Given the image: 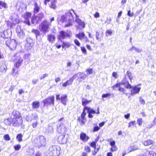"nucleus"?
<instances>
[{
  "instance_id": "nucleus-1",
  "label": "nucleus",
  "mask_w": 156,
  "mask_h": 156,
  "mask_svg": "<svg viewBox=\"0 0 156 156\" xmlns=\"http://www.w3.org/2000/svg\"><path fill=\"white\" fill-rule=\"evenodd\" d=\"M4 122L7 125L12 124L14 127L20 126L23 122V117L21 113L16 110L13 111L12 113L11 116L5 119Z\"/></svg>"
},
{
  "instance_id": "nucleus-2",
  "label": "nucleus",
  "mask_w": 156,
  "mask_h": 156,
  "mask_svg": "<svg viewBox=\"0 0 156 156\" xmlns=\"http://www.w3.org/2000/svg\"><path fill=\"white\" fill-rule=\"evenodd\" d=\"M91 102V100H88L87 99L84 98H82V104L84 107L83 108V112L81 114L80 117L81 118L83 119H85V117L86 115V110H87V111L88 114V116L89 118H92L93 117V116L92 115V114H100L99 108V107L98 108L97 111L96 112L93 109L86 106L87 105L89 104Z\"/></svg>"
},
{
  "instance_id": "nucleus-3",
  "label": "nucleus",
  "mask_w": 156,
  "mask_h": 156,
  "mask_svg": "<svg viewBox=\"0 0 156 156\" xmlns=\"http://www.w3.org/2000/svg\"><path fill=\"white\" fill-rule=\"evenodd\" d=\"M73 14H76L74 10L71 9L66 12L64 15L61 17V21L62 23L67 22L64 25V27H68L72 25L73 22V21L74 18Z\"/></svg>"
},
{
  "instance_id": "nucleus-4",
  "label": "nucleus",
  "mask_w": 156,
  "mask_h": 156,
  "mask_svg": "<svg viewBox=\"0 0 156 156\" xmlns=\"http://www.w3.org/2000/svg\"><path fill=\"white\" fill-rule=\"evenodd\" d=\"M46 141V139L45 137H36L34 139L33 142L35 147L40 148L45 146Z\"/></svg>"
},
{
  "instance_id": "nucleus-5",
  "label": "nucleus",
  "mask_w": 156,
  "mask_h": 156,
  "mask_svg": "<svg viewBox=\"0 0 156 156\" xmlns=\"http://www.w3.org/2000/svg\"><path fill=\"white\" fill-rule=\"evenodd\" d=\"M55 97L52 95L47 97L44 99L42 102L44 104V106L46 107L47 108H49L55 105Z\"/></svg>"
},
{
  "instance_id": "nucleus-6",
  "label": "nucleus",
  "mask_w": 156,
  "mask_h": 156,
  "mask_svg": "<svg viewBox=\"0 0 156 156\" xmlns=\"http://www.w3.org/2000/svg\"><path fill=\"white\" fill-rule=\"evenodd\" d=\"M60 147L57 145H52L49 147V154L51 156H58L60 154Z\"/></svg>"
},
{
  "instance_id": "nucleus-7",
  "label": "nucleus",
  "mask_w": 156,
  "mask_h": 156,
  "mask_svg": "<svg viewBox=\"0 0 156 156\" xmlns=\"http://www.w3.org/2000/svg\"><path fill=\"white\" fill-rule=\"evenodd\" d=\"M71 31L66 32L62 30L59 32V34L57 35V38L58 41H62V40L66 39L71 37Z\"/></svg>"
},
{
  "instance_id": "nucleus-8",
  "label": "nucleus",
  "mask_w": 156,
  "mask_h": 156,
  "mask_svg": "<svg viewBox=\"0 0 156 156\" xmlns=\"http://www.w3.org/2000/svg\"><path fill=\"white\" fill-rule=\"evenodd\" d=\"M76 19L75 21L77 24L76 26V28L77 30H81L83 29L85 27L86 23L84 21L79 18L78 16L75 14Z\"/></svg>"
},
{
  "instance_id": "nucleus-9",
  "label": "nucleus",
  "mask_w": 156,
  "mask_h": 156,
  "mask_svg": "<svg viewBox=\"0 0 156 156\" xmlns=\"http://www.w3.org/2000/svg\"><path fill=\"white\" fill-rule=\"evenodd\" d=\"M13 61L14 62V66L16 68H18L22 65L23 60L20 56L14 55L13 58Z\"/></svg>"
},
{
  "instance_id": "nucleus-10",
  "label": "nucleus",
  "mask_w": 156,
  "mask_h": 156,
  "mask_svg": "<svg viewBox=\"0 0 156 156\" xmlns=\"http://www.w3.org/2000/svg\"><path fill=\"white\" fill-rule=\"evenodd\" d=\"M50 25V24L48 23L47 20H44L39 25V26L41 27L42 32L46 33L48 32Z\"/></svg>"
},
{
  "instance_id": "nucleus-11",
  "label": "nucleus",
  "mask_w": 156,
  "mask_h": 156,
  "mask_svg": "<svg viewBox=\"0 0 156 156\" xmlns=\"http://www.w3.org/2000/svg\"><path fill=\"white\" fill-rule=\"evenodd\" d=\"M32 16V13L31 12H26L24 14L22 15V16L25 20L23 22V23H26L29 26L30 25V19L31 17Z\"/></svg>"
},
{
  "instance_id": "nucleus-12",
  "label": "nucleus",
  "mask_w": 156,
  "mask_h": 156,
  "mask_svg": "<svg viewBox=\"0 0 156 156\" xmlns=\"http://www.w3.org/2000/svg\"><path fill=\"white\" fill-rule=\"evenodd\" d=\"M56 97L57 100H60L61 102L65 106L67 105V102L68 100V96L66 94L63 95L60 97V94H56Z\"/></svg>"
},
{
  "instance_id": "nucleus-13",
  "label": "nucleus",
  "mask_w": 156,
  "mask_h": 156,
  "mask_svg": "<svg viewBox=\"0 0 156 156\" xmlns=\"http://www.w3.org/2000/svg\"><path fill=\"white\" fill-rule=\"evenodd\" d=\"M61 42H62V45L58 44L57 43L55 44V45L56 48L58 49H60L62 47V48L64 49L65 50L66 48H69L71 46V44L69 42H65L62 41H61Z\"/></svg>"
},
{
  "instance_id": "nucleus-14",
  "label": "nucleus",
  "mask_w": 156,
  "mask_h": 156,
  "mask_svg": "<svg viewBox=\"0 0 156 156\" xmlns=\"http://www.w3.org/2000/svg\"><path fill=\"white\" fill-rule=\"evenodd\" d=\"M77 76V74H74L72 77L70 78L66 82L62 84V86L63 87H66L67 86L71 85L73 83L74 80L76 79Z\"/></svg>"
},
{
  "instance_id": "nucleus-15",
  "label": "nucleus",
  "mask_w": 156,
  "mask_h": 156,
  "mask_svg": "<svg viewBox=\"0 0 156 156\" xmlns=\"http://www.w3.org/2000/svg\"><path fill=\"white\" fill-rule=\"evenodd\" d=\"M122 85L120 82L117 83L115 85H113L112 87L113 89H115L116 88H119L118 90L120 92L123 94H126V90L125 89L121 87V85Z\"/></svg>"
},
{
  "instance_id": "nucleus-16",
  "label": "nucleus",
  "mask_w": 156,
  "mask_h": 156,
  "mask_svg": "<svg viewBox=\"0 0 156 156\" xmlns=\"http://www.w3.org/2000/svg\"><path fill=\"white\" fill-rule=\"evenodd\" d=\"M6 44L10 49L12 50H15L16 47V43L14 41L10 40H8L6 41Z\"/></svg>"
},
{
  "instance_id": "nucleus-17",
  "label": "nucleus",
  "mask_w": 156,
  "mask_h": 156,
  "mask_svg": "<svg viewBox=\"0 0 156 156\" xmlns=\"http://www.w3.org/2000/svg\"><path fill=\"white\" fill-rule=\"evenodd\" d=\"M121 83L123 85L127 84V85L125 87L127 89H131V88L132 87V85L129 83L126 76H125L123 77Z\"/></svg>"
},
{
  "instance_id": "nucleus-18",
  "label": "nucleus",
  "mask_w": 156,
  "mask_h": 156,
  "mask_svg": "<svg viewBox=\"0 0 156 156\" xmlns=\"http://www.w3.org/2000/svg\"><path fill=\"white\" fill-rule=\"evenodd\" d=\"M131 90H130L131 95H133L138 93L140 91V87H138L136 86L132 87L131 88Z\"/></svg>"
},
{
  "instance_id": "nucleus-19",
  "label": "nucleus",
  "mask_w": 156,
  "mask_h": 156,
  "mask_svg": "<svg viewBox=\"0 0 156 156\" xmlns=\"http://www.w3.org/2000/svg\"><path fill=\"white\" fill-rule=\"evenodd\" d=\"M67 139V137H58V141L59 144H65L66 143Z\"/></svg>"
},
{
  "instance_id": "nucleus-20",
  "label": "nucleus",
  "mask_w": 156,
  "mask_h": 156,
  "mask_svg": "<svg viewBox=\"0 0 156 156\" xmlns=\"http://www.w3.org/2000/svg\"><path fill=\"white\" fill-rule=\"evenodd\" d=\"M56 37L55 36L52 34H49L47 35L48 40L51 43H53L55 41Z\"/></svg>"
},
{
  "instance_id": "nucleus-21",
  "label": "nucleus",
  "mask_w": 156,
  "mask_h": 156,
  "mask_svg": "<svg viewBox=\"0 0 156 156\" xmlns=\"http://www.w3.org/2000/svg\"><path fill=\"white\" fill-rule=\"evenodd\" d=\"M34 8L33 9V12L34 14H37L38 13L40 9V8L37 3L36 2L34 3Z\"/></svg>"
},
{
  "instance_id": "nucleus-22",
  "label": "nucleus",
  "mask_w": 156,
  "mask_h": 156,
  "mask_svg": "<svg viewBox=\"0 0 156 156\" xmlns=\"http://www.w3.org/2000/svg\"><path fill=\"white\" fill-rule=\"evenodd\" d=\"M56 2V0H54L52 1L49 5V7L51 9H55L57 8Z\"/></svg>"
},
{
  "instance_id": "nucleus-23",
  "label": "nucleus",
  "mask_w": 156,
  "mask_h": 156,
  "mask_svg": "<svg viewBox=\"0 0 156 156\" xmlns=\"http://www.w3.org/2000/svg\"><path fill=\"white\" fill-rule=\"evenodd\" d=\"M40 106V102L38 101H34L32 103V108L33 109H37Z\"/></svg>"
},
{
  "instance_id": "nucleus-24",
  "label": "nucleus",
  "mask_w": 156,
  "mask_h": 156,
  "mask_svg": "<svg viewBox=\"0 0 156 156\" xmlns=\"http://www.w3.org/2000/svg\"><path fill=\"white\" fill-rule=\"evenodd\" d=\"M76 36L80 40H82L85 38V35L83 32H80L78 34H76Z\"/></svg>"
},
{
  "instance_id": "nucleus-25",
  "label": "nucleus",
  "mask_w": 156,
  "mask_h": 156,
  "mask_svg": "<svg viewBox=\"0 0 156 156\" xmlns=\"http://www.w3.org/2000/svg\"><path fill=\"white\" fill-rule=\"evenodd\" d=\"M37 16L38 19V20L39 21H41V20L44 17V13L43 12H40L38 14Z\"/></svg>"
},
{
  "instance_id": "nucleus-26",
  "label": "nucleus",
  "mask_w": 156,
  "mask_h": 156,
  "mask_svg": "<svg viewBox=\"0 0 156 156\" xmlns=\"http://www.w3.org/2000/svg\"><path fill=\"white\" fill-rule=\"evenodd\" d=\"M138 149V147L136 145H134L129 147L128 149V150L129 152H130L134 150H136Z\"/></svg>"
},
{
  "instance_id": "nucleus-27",
  "label": "nucleus",
  "mask_w": 156,
  "mask_h": 156,
  "mask_svg": "<svg viewBox=\"0 0 156 156\" xmlns=\"http://www.w3.org/2000/svg\"><path fill=\"white\" fill-rule=\"evenodd\" d=\"M154 143V141L151 140H147L145 141L144 142V145L145 146H147L152 144Z\"/></svg>"
},
{
  "instance_id": "nucleus-28",
  "label": "nucleus",
  "mask_w": 156,
  "mask_h": 156,
  "mask_svg": "<svg viewBox=\"0 0 156 156\" xmlns=\"http://www.w3.org/2000/svg\"><path fill=\"white\" fill-rule=\"evenodd\" d=\"M31 32L35 34L36 38L40 35V32L37 29H33L32 30Z\"/></svg>"
},
{
  "instance_id": "nucleus-29",
  "label": "nucleus",
  "mask_w": 156,
  "mask_h": 156,
  "mask_svg": "<svg viewBox=\"0 0 156 156\" xmlns=\"http://www.w3.org/2000/svg\"><path fill=\"white\" fill-rule=\"evenodd\" d=\"M6 4L2 1H0V9H1L2 8H7Z\"/></svg>"
},
{
  "instance_id": "nucleus-30",
  "label": "nucleus",
  "mask_w": 156,
  "mask_h": 156,
  "mask_svg": "<svg viewBox=\"0 0 156 156\" xmlns=\"http://www.w3.org/2000/svg\"><path fill=\"white\" fill-rule=\"evenodd\" d=\"M37 16H33L31 19V22L32 23L34 24L35 23H37L39 21L38 20V19L37 20Z\"/></svg>"
},
{
  "instance_id": "nucleus-31",
  "label": "nucleus",
  "mask_w": 156,
  "mask_h": 156,
  "mask_svg": "<svg viewBox=\"0 0 156 156\" xmlns=\"http://www.w3.org/2000/svg\"><path fill=\"white\" fill-rule=\"evenodd\" d=\"M126 74L131 82L133 78L131 73L129 71H127Z\"/></svg>"
},
{
  "instance_id": "nucleus-32",
  "label": "nucleus",
  "mask_w": 156,
  "mask_h": 156,
  "mask_svg": "<svg viewBox=\"0 0 156 156\" xmlns=\"http://www.w3.org/2000/svg\"><path fill=\"white\" fill-rule=\"evenodd\" d=\"M105 34L106 36L107 37L111 35L112 34V31L111 30H107L105 33Z\"/></svg>"
},
{
  "instance_id": "nucleus-33",
  "label": "nucleus",
  "mask_w": 156,
  "mask_h": 156,
  "mask_svg": "<svg viewBox=\"0 0 156 156\" xmlns=\"http://www.w3.org/2000/svg\"><path fill=\"white\" fill-rule=\"evenodd\" d=\"M86 78V75H83L82 76H81L80 77L78 78L77 80L80 83L82 81V80H84Z\"/></svg>"
},
{
  "instance_id": "nucleus-34",
  "label": "nucleus",
  "mask_w": 156,
  "mask_h": 156,
  "mask_svg": "<svg viewBox=\"0 0 156 156\" xmlns=\"http://www.w3.org/2000/svg\"><path fill=\"white\" fill-rule=\"evenodd\" d=\"M108 141L110 142V145L111 146H115V142L114 140H112V139L108 140Z\"/></svg>"
},
{
  "instance_id": "nucleus-35",
  "label": "nucleus",
  "mask_w": 156,
  "mask_h": 156,
  "mask_svg": "<svg viewBox=\"0 0 156 156\" xmlns=\"http://www.w3.org/2000/svg\"><path fill=\"white\" fill-rule=\"evenodd\" d=\"M136 125V121L134 120L129 122L128 124V127H130L132 126H135Z\"/></svg>"
},
{
  "instance_id": "nucleus-36",
  "label": "nucleus",
  "mask_w": 156,
  "mask_h": 156,
  "mask_svg": "<svg viewBox=\"0 0 156 156\" xmlns=\"http://www.w3.org/2000/svg\"><path fill=\"white\" fill-rule=\"evenodd\" d=\"M143 122V119L141 118L137 119V122L139 126H141L142 125Z\"/></svg>"
},
{
  "instance_id": "nucleus-37",
  "label": "nucleus",
  "mask_w": 156,
  "mask_h": 156,
  "mask_svg": "<svg viewBox=\"0 0 156 156\" xmlns=\"http://www.w3.org/2000/svg\"><path fill=\"white\" fill-rule=\"evenodd\" d=\"M139 102L142 105H144L145 104V100L142 97H140L139 98Z\"/></svg>"
},
{
  "instance_id": "nucleus-38",
  "label": "nucleus",
  "mask_w": 156,
  "mask_h": 156,
  "mask_svg": "<svg viewBox=\"0 0 156 156\" xmlns=\"http://www.w3.org/2000/svg\"><path fill=\"white\" fill-rule=\"evenodd\" d=\"M96 37L97 39L98 40H99V41H100L101 40V38L102 37V36H99V33L98 32H96Z\"/></svg>"
},
{
  "instance_id": "nucleus-39",
  "label": "nucleus",
  "mask_w": 156,
  "mask_h": 156,
  "mask_svg": "<svg viewBox=\"0 0 156 156\" xmlns=\"http://www.w3.org/2000/svg\"><path fill=\"white\" fill-rule=\"evenodd\" d=\"M93 69L92 68H89L86 70V72L87 74H91L93 73Z\"/></svg>"
},
{
  "instance_id": "nucleus-40",
  "label": "nucleus",
  "mask_w": 156,
  "mask_h": 156,
  "mask_svg": "<svg viewBox=\"0 0 156 156\" xmlns=\"http://www.w3.org/2000/svg\"><path fill=\"white\" fill-rule=\"evenodd\" d=\"M110 148V151L112 152H114L118 150L117 147L116 146H111Z\"/></svg>"
},
{
  "instance_id": "nucleus-41",
  "label": "nucleus",
  "mask_w": 156,
  "mask_h": 156,
  "mask_svg": "<svg viewBox=\"0 0 156 156\" xmlns=\"http://www.w3.org/2000/svg\"><path fill=\"white\" fill-rule=\"evenodd\" d=\"M6 32H4L1 33V36L4 39L8 38V37L7 36L5 35L6 34H7Z\"/></svg>"
},
{
  "instance_id": "nucleus-42",
  "label": "nucleus",
  "mask_w": 156,
  "mask_h": 156,
  "mask_svg": "<svg viewBox=\"0 0 156 156\" xmlns=\"http://www.w3.org/2000/svg\"><path fill=\"white\" fill-rule=\"evenodd\" d=\"M111 96V94L109 93H107L103 94L102 95V98H107V97H110Z\"/></svg>"
},
{
  "instance_id": "nucleus-43",
  "label": "nucleus",
  "mask_w": 156,
  "mask_h": 156,
  "mask_svg": "<svg viewBox=\"0 0 156 156\" xmlns=\"http://www.w3.org/2000/svg\"><path fill=\"white\" fill-rule=\"evenodd\" d=\"M148 152L150 156H156V153L152 151H149Z\"/></svg>"
},
{
  "instance_id": "nucleus-44",
  "label": "nucleus",
  "mask_w": 156,
  "mask_h": 156,
  "mask_svg": "<svg viewBox=\"0 0 156 156\" xmlns=\"http://www.w3.org/2000/svg\"><path fill=\"white\" fill-rule=\"evenodd\" d=\"M80 48L82 53L85 54H86L87 51L85 48L84 47H81Z\"/></svg>"
},
{
  "instance_id": "nucleus-45",
  "label": "nucleus",
  "mask_w": 156,
  "mask_h": 156,
  "mask_svg": "<svg viewBox=\"0 0 156 156\" xmlns=\"http://www.w3.org/2000/svg\"><path fill=\"white\" fill-rule=\"evenodd\" d=\"M84 149L85 151L87 152H90L91 151L90 147L88 146H86L84 147Z\"/></svg>"
},
{
  "instance_id": "nucleus-46",
  "label": "nucleus",
  "mask_w": 156,
  "mask_h": 156,
  "mask_svg": "<svg viewBox=\"0 0 156 156\" xmlns=\"http://www.w3.org/2000/svg\"><path fill=\"white\" fill-rule=\"evenodd\" d=\"M74 42L76 45L78 47L80 46V44L78 40H77V39L74 40Z\"/></svg>"
},
{
  "instance_id": "nucleus-47",
  "label": "nucleus",
  "mask_w": 156,
  "mask_h": 156,
  "mask_svg": "<svg viewBox=\"0 0 156 156\" xmlns=\"http://www.w3.org/2000/svg\"><path fill=\"white\" fill-rule=\"evenodd\" d=\"M96 142L95 141H93L90 144V146L93 148L96 147Z\"/></svg>"
},
{
  "instance_id": "nucleus-48",
  "label": "nucleus",
  "mask_w": 156,
  "mask_h": 156,
  "mask_svg": "<svg viewBox=\"0 0 156 156\" xmlns=\"http://www.w3.org/2000/svg\"><path fill=\"white\" fill-rule=\"evenodd\" d=\"M14 148L16 151H18L21 148V146L20 145L18 144L14 146Z\"/></svg>"
},
{
  "instance_id": "nucleus-49",
  "label": "nucleus",
  "mask_w": 156,
  "mask_h": 156,
  "mask_svg": "<svg viewBox=\"0 0 156 156\" xmlns=\"http://www.w3.org/2000/svg\"><path fill=\"white\" fill-rule=\"evenodd\" d=\"M80 139L84 142L87 141L89 138V137H80Z\"/></svg>"
},
{
  "instance_id": "nucleus-50",
  "label": "nucleus",
  "mask_w": 156,
  "mask_h": 156,
  "mask_svg": "<svg viewBox=\"0 0 156 156\" xmlns=\"http://www.w3.org/2000/svg\"><path fill=\"white\" fill-rule=\"evenodd\" d=\"M82 120H81V119H80V117H79L78 118V119L77 120L79 121V122H81V125H84L85 124V122L84 121H83V120L85 119H85H82Z\"/></svg>"
},
{
  "instance_id": "nucleus-51",
  "label": "nucleus",
  "mask_w": 156,
  "mask_h": 156,
  "mask_svg": "<svg viewBox=\"0 0 156 156\" xmlns=\"http://www.w3.org/2000/svg\"><path fill=\"white\" fill-rule=\"evenodd\" d=\"M30 56V54H27L24 55V58L25 59H29Z\"/></svg>"
},
{
  "instance_id": "nucleus-52",
  "label": "nucleus",
  "mask_w": 156,
  "mask_h": 156,
  "mask_svg": "<svg viewBox=\"0 0 156 156\" xmlns=\"http://www.w3.org/2000/svg\"><path fill=\"white\" fill-rule=\"evenodd\" d=\"M127 15L129 16L132 17L133 16L134 13L133 12H132V13H131V11L130 10H129L128 11Z\"/></svg>"
},
{
  "instance_id": "nucleus-53",
  "label": "nucleus",
  "mask_w": 156,
  "mask_h": 156,
  "mask_svg": "<svg viewBox=\"0 0 156 156\" xmlns=\"http://www.w3.org/2000/svg\"><path fill=\"white\" fill-rule=\"evenodd\" d=\"M112 76L115 79L118 77V74L116 72H113L112 73Z\"/></svg>"
},
{
  "instance_id": "nucleus-54",
  "label": "nucleus",
  "mask_w": 156,
  "mask_h": 156,
  "mask_svg": "<svg viewBox=\"0 0 156 156\" xmlns=\"http://www.w3.org/2000/svg\"><path fill=\"white\" fill-rule=\"evenodd\" d=\"M94 16L95 18L99 17L100 16L98 12H96L94 14Z\"/></svg>"
},
{
  "instance_id": "nucleus-55",
  "label": "nucleus",
  "mask_w": 156,
  "mask_h": 156,
  "mask_svg": "<svg viewBox=\"0 0 156 156\" xmlns=\"http://www.w3.org/2000/svg\"><path fill=\"white\" fill-rule=\"evenodd\" d=\"M100 129V128L98 126H96L94 127L93 131L94 132L98 131Z\"/></svg>"
},
{
  "instance_id": "nucleus-56",
  "label": "nucleus",
  "mask_w": 156,
  "mask_h": 156,
  "mask_svg": "<svg viewBox=\"0 0 156 156\" xmlns=\"http://www.w3.org/2000/svg\"><path fill=\"white\" fill-rule=\"evenodd\" d=\"M48 74H44L43 75V76L40 78V80H42V79H43L45 77L47 76H48Z\"/></svg>"
},
{
  "instance_id": "nucleus-57",
  "label": "nucleus",
  "mask_w": 156,
  "mask_h": 156,
  "mask_svg": "<svg viewBox=\"0 0 156 156\" xmlns=\"http://www.w3.org/2000/svg\"><path fill=\"white\" fill-rule=\"evenodd\" d=\"M38 124L37 122H35L33 123L32 124V126L33 128H36L37 126V124Z\"/></svg>"
},
{
  "instance_id": "nucleus-58",
  "label": "nucleus",
  "mask_w": 156,
  "mask_h": 156,
  "mask_svg": "<svg viewBox=\"0 0 156 156\" xmlns=\"http://www.w3.org/2000/svg\"><path fill=\"white\" fill-rule=\"evenodd\" d=\"M60 80L61 79L60 77H56L55 79V81L56 83L60 81Z\"/></svg>"
},
{
  "instance_id": "nucleus-59",
  "label": "nucleus",
  "mask_w": 156,
  "mask_h": 156,
  "mask_svg": "<svg viewBox=\"0 0 156 156\" xmlns=\"http://www.w3.org/2000/svg\"><path fill=\"white\" fill-rule=\"evenodd\" d=\"M130 116V114L129 113L126 115H124V117L126 119H128L129 118Z\"/></svg>"
},
{
  "instance_id": "nucleus-60",
  "label": "nucleus",
  "mask_w": 156,
  "mask_h": 156,
  "mask_svg": "<svg viewBox=\"0 0 156 156\" xmlns=\"http://www.w3.org/2000/svg\"><path fill=\"white\" fill-rule=\"evenodd\" d=\"M86 46L87 49H88L89 51L92 50V49L91 48L90 45L89 44H87Z\"/></svg>"
},
{
  "instance_id": "nucleus-61",
  "label": "nucleus",
  "mask_w": 156,
  "mask_h": 156,
  "mask_svg": "<svg viewBox=\"0 0 156 156\" xmlns=\"http://www.w3.org/2000/svg\"><path fill=\"white\" fill-rule=\"evenodd\" d=\"M35 156H42V153L40 152H37L35 154Z\"/></svg>"
},
{
  "instance_id": "nucleus-62",
  "label": "nucleus",
  "mask_w": 156,
  "mask_h": 156,
  "mask_svg": "<svg viewBox=\"0 0 156 156\" xmlns=\"http://www.w3.org/2000/svg\"><path fill=\"white\" fill-rule=\"evenodd\" d=\"M122 13V11H120L119 12L118 15V18H119L121 16Z\"/></svg>"
},
{
  "instance_id": "nucleus-63",
  "label": "nucleus",
  "mask_w": 156,
  "mask_h": 156,
  "mask_svg": "<svg viewBox=\"0 0 156 156\" xmlns=\"http://www.w3.org/2000/svg\"><path fill=\"white\" fill-rule=\"evenodd\" d=\"M16 137V139L19 142H20L22 141V137Z\"/></svg>"
},
{
  "instance_id": "nucleus-64",
  "label": "nucleus",
  "mask_w": 156,
  "mask_h": 156,
  "mask_svg": "<svg viewBox=\"0 0 156 156\" xmlns=\"http://www.w3.org/2000/svg\"><path fill=\"white\" fill-rule=\"evenodd\" d=\"M107 156H112V152H108L107 154Z\"/></svg>"
}]
</instances>
